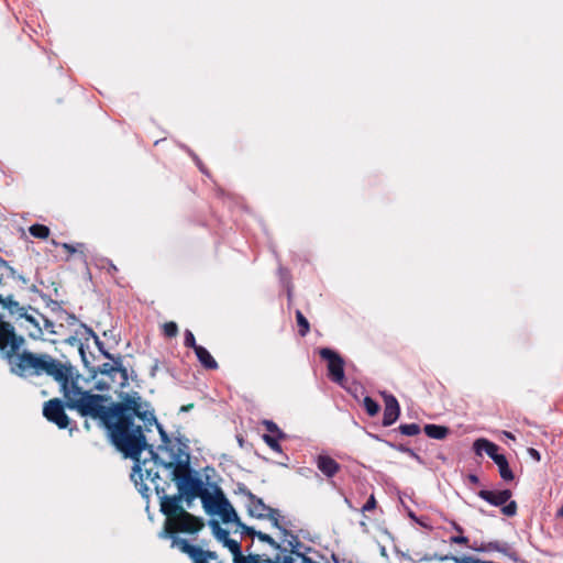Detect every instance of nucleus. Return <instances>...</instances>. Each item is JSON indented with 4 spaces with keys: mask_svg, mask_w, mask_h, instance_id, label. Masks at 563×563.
<instances>
[{
    "mask_svg": "<svg viewBox=\"0 0 563 563\" xmlns=\"http://www.w3.org/2000/svg\"><path fill=\"white\" fill-rule=\"evenodd\" d=\"M279 532L278 538L280 540V544H276V548L282 549L284 551H288L291 553H298L300 541L299 539L287 531L282 525L280 519L278 520V526H273Z\"/></svg>",
    "mask_w": 563,
    "mask_h": 563,
    "instance_id": "obj_14",
    "label": "nucleus"
},
{
    "mask_svg": "<svg viewBox=\"0 0 563 563\" xmlns=\"http://www.w3.org/2000/svg\"><path fill=\"white\" fill-rule=\"evenodd\" d=\"M99 372L102 378L98 380L97 388L100 390L124 387L128 384V373L120 360L113 363H104Z\"/></svg>",
    "mask_w": 563,
    "mask_h": 563,
    "instance_id": "obj_5",
    "label": "nucleus"
},
{
    "mask_svg": "<svg viewBox=\"0 0 563 563\" xmlns=\"http://www.w3.org/2000/svg\"><path fill=\"white\" fill-rule=\"evenodd\" d=\"M495 464L498 466V471H499L500 477L503 479H505V481L514 479V473L510 470L508 461L504 454L500 456H496Z\"/></svg>",
    "mask_w": 563,
    "mask_h": 563,
    "instance_id": "obj_19",
    "label": "nucleus"
},
{
    "mask_svg": "<svg viewBox=\"0 0 563 563\" xmlns=\"http://www.w3.org/2000/svg\"><path fill=\"white\" fill-rule=\"evenodd\" d=\"M120 398L119 404L107 406V398L92 395L86 397L85 402L77 404V411L82 417L99 420L118 450L134 461L131 478L143 496L147 497L151 488H154L156 494L165 492V487L159 484L158 475L159 468H163L176 483L181 497H186L188 501L197 496L201 498V494L209 489L203 487L200 478L191 475L186 445L176 439H168L159 428L163 443L154 452L146 444L142 428L133 423L135 417L145 426L156 423L150 405L143 401L137 393H126Z\"/></svg>",
    "mask_w": 563,
    "mask_h": 563,
    "instance_id": "obj_1",
    "label": "nucleus"
},
{
    "mask_svg": "<svg viewBox=\"0 0 563 563\" xmlns=\"http://www.w3.org/2000/svg\"><path fill=\"white\" fill-rule=\"evenodd\" d=\"M409 517L412 519H416V516L413 515V512H409Z\"/></svg>",
    "mask_w": 563,
    "mask_h": 563,
    "instance_id": "obj_38",
    "label": "nucleus"
},
{
    "mask_svg": "<svg viewBox=\"0 0 563 563\" xmlns=\"http://www.w3.org/2000/svg\"><path fill=\"white\" fill-rule=\"evenodd\" d=\"M201 503L208 515L218 516L224 523H236L249 534L255 533L252 528L240 522L236 511L219 487L214 486L210 490H205L201 494Z\"/></svg>",
    "mask_w": 563,
    "mask_h": 563,
    "instance_id": "obj_3",
    "label": "nucleus"
},
{
    "mask_svg": "<svg viewBox=\"0 0 563 563\" xmlns=\"http://www.w3.org/2000/svg\"><path fill=\"white\" fill-rule=\"evenodd\" d=\"M559 516H563V508L559 511Z\"/></svg>",
    "mask_w": 563,
    "mask_h": 563,
    "instance_id": "obj_39",
    "label": "nucleus"
},
{
    "mask_svg": "<svg viewBox=\"0 0 563 563\" xmlns=\"http://www.w3.org/2000/svg\"><path fill=\"white\" fill-rule=\"evenodd\" d=\"M400 432L405 435L412 437L420 432V428L417 423H408L400 426Z\"/></svg>",
    "mask_w": 563,
    "mask_h": 563,
    "instance_id": "obj_24",
    "label": "nucleus"
},
{
    "mask_svg": "<svg viewBox=\"0 0 563 563\" xmlns=\"http://www.w3.org/2000/svg\"><path fill=\"white\" fill-rule=\"evenodd\" d=\"M279 532L278 538L280 540V544H276V548L282 549L284 551H288L291 553H298L300 541L299 539L287 531L282 525L280 519L278 520V526H273Z\"/></svg>",
    "mask_w": 563,
    "mask_h": 563,
    "instance_id": "obj_13",
    "label": "nucleus"
},
{
    "mask_svg": "<svg viewBox=\"0 0 563 563\" xmlns=\"http://www.w3.org/2000/svg\"><path fill=\"white\" fill-rule=\"evenodd\" d=\"M161 500V510L167 516L165 528L159 532L161 538L174 537L175 531L195 533L202 527L203 522L181 508L183 497L177 494L174 496L165 495L164 493L157 494Z\"/></svg>",
    "mask_w": 563,
    "mask_h": 563,
    "instance_id": "obj_2",
    "label": "nucleus"
},
{
    "mask_svg": "<svg viewBox=\"0 0 563 563\" xmlns=\"http://www.w3.org/2000/svg\"><path fill=\"white\" fill-rule=\"evenodd\" d=\"M316 463L318 470L328 477L335 475L340 468V465L332 457L324 454H320Z\"/></svg>",
    "mask_w": 563,
    "mask_h": 563,
    "instance_id": "obj_16",
    "label": "nucleus"
},
{
    "mask_svg": "<svg viewBox=\"0 0 563 563\" xmlns=\"http://www.w3.org/2000/svg\"><path fill=\"white\" fill-rule=\"evenodd\" d=\"M62 247L64 250H66L68 253L74 254V253L80 251L81 249H84V244L79 243L77 245H71V244H68V243H63Z\"/></svg>",
    "mask_w": 563,
    "mask_h": 563,
    "instance_id": "obj_28",
    "label": "nucleus"
},
{
    "mask_svg": "<svg viewBox=\"0 0 563 563\" xmlns=\"http://www.w3.org/2000/svg\"><path fill=\"white\" fill-rule=\"evenodd\" d=\"M185 345L188 347H192L194 350L200 346L196 343L195 335L190 330H186L185 332Z\"/></svg>",
    "mask_w": 563,
    "mask_h": 563,
    "instance_id": "obj_27",
    "label": "nucleus"
},
{
    "mask_svg": "<svg viewBox=\"0 0 563 563\" xmlns=\"http://www.w3.org/2000/svg\"><path fill=\"white\" fill-rule=\"evenodd\" d=\"M31 235L38 239H46L49 235V229L43 224H33L29 229Z\"/></svg>",
    "mask_w": 563,
    "mask_h": 563,
    "instance_id": "obj_21",
    "label": "nucleus"
},
{
    "mask_svg": "<svg viewBox=\"0 0 563 563\" xmlns=\"http://www.w3.org/2000/svg\"><path fill=\"white\" fill-rule=\"evenodd\" d=\"M172 547L188 554L194 563H209L210 560H217L214 552L203 551L198 547L190 545L185 539L178 537H172Z\"/></svg>",
    "mask_w": 563,
    "mask_h": 563,
    "instance_id": "obj_8",
    "label": "nucleus"
},
{
    "mask_svg": "<svg viewBox=\"0 0 563 563\" xmlns=\"http://www.w3.org/2000/svg\"><path fill=\"white\" fill-rule=\"evenodd\" d=\"M451 540L453 543H457V544H466L467 543V538L464 536L453 537Z\"/></svg>",
    "mask_w": 563,
    "mask_h": 563,
    "instance_id": "obj_32",
    "label": "nucleus"
},
{
    "mask_svg": "<svg viewBox=\"0 0 563 563\" xmlns=\"http://www.w3.org/2000/svg\"><path fill=\"white\" fill-rule=\"evenodd\" d=\"M489 549L492 550H499L497 544L489 543Z\"/></svg>",
    "mask_w": 563,
    "mask_h": 563,
    "instance_id": "obj_36",
    "label": "nucleus"
},
{
    "mask_svg": "<svg viewBox=\"0 0 563 563\" xmlns=\"http://www.w3.org/2000/svg\"><path fill=\"white\" fill-rule=\"evenodd\" d=\"M424 432L429 438L441 440L448 435L449 430L446 427L443 426L427 424L424 426Z\"/></svg>",
    "mask_w": 563,
    "mask_h": 563,
    "instance_id": "obj_20",
    "label": "nucleus"
},
{
    "mask_svg": "<svg viewBox=\"0 0 563 563\" xmlns=\"http://www.w3.org/2000/svg\"><path fill=\"white\" fill-rule=\"evenodd\" d=\"M43 415L48 421L54 422L60 429H65L68 426L69 420L59 399H52L45 402Z\"/></svg>",
    "mask_w": 563,
    "mask_h": 563,
    "instance_id": "obj_10",
    "label": "nucleus"
},
{
    "mask_svg": "<svg viewBox=\"0 0 563 563\" xmlns=\"http://www.w3.org/2000/svg\"><path fill=\"white\" fill-rule=\"evenodd\" d=\"M471 479H472V482H477V477L474 475L471 476Z\"/></svg>",
    "mask_w": 563,
    "mask_h": 563,
    "instance_id": "obj_37",
    "label": "nucleus"
},
{
    "mask_svg": "<svg viewBox=\"0 0 563 563\" xmlns=\"http://www.w3.org/2000/svg\"><path fill=\"white\" fill-rule=\"evenodd\" d=\"M363 405H364V408H365L366 412L371 417L377 415L378 411H379V405L374 399H372L371 397H365L364 400H363Z\"/></svg>",
    "mask_w": 563,
    "mask_h": 563,
    "instance_id": "obj_22",
    "label": "nucleus"
},
{
    "mask_svg": "<svg viewBox=\"0 0 563 563\" xmlns=\"http://www.w3.org/2000/svg\"><path fill=\"white\" fill-rule=\"evenodd\" d=\"M320 355L328 362V371L331 379L340 385L344 382V362L342 357L330 349H322Z\"/></svg>",
    "mask_w": 563,
    "mask_h": 563,
    "instance_id": "obj_9",
    "label": "nucleus"
},
{
    "mask_svg": "<svg viewBox=\"0 0 563 563\" xmlns=\"http://www.w3.org/2000/svg\"><path fill=\"white\" fill-rule=\"evenodd\" d=\"M258 536V538L267 543H269L271 545L275 547L276 548V542L275 540L268 536V534H265V533H262V532H257L256 533Z\"/></svg>",
    "mask_w": 563,
    "mask_h": 563,
    "instance_id": "obj_31",
    "label": "nucleus"
},
{
    "mask_svg": "<svg viewBox=\"0 0 563 563\" xmlns=\"http://www.w3.org/2000/svg\"><path fill=\"white\" fill-rule=\"evenodd\" d=\"M8 307L12 313H18V325L27 332L31 338L40 339L43 336L42 324L48 325V320L43 314L32 308H20L19 303L11 299H9Z\"/></svg>",
    "mask_w": 563,
    "mask_h": 563,
    "instance_id": "obj_4",
    "label": "nucleus"
},
{
    "mask_svg": "<svg viewBox=\"0 0 563 563\" xmlns=\"http://www.w3.org/2000/svg\"><path fill=\"white\" fill-rule=\"evenodd\" d=\"M503 434L509 440H515V435L511 432L504 431Z\"/></svg>",
    "mask_w": 563,
    "mask_h": 563,
    "instance_id": "obj_35",
    "label": "nucleus"
},
{
    "mask_svg": "<svg viewBox=\"0 0 563 563\" xmlns=\"http://www.w3.org/2000/svg\"><path fill=\"white\" fill-rule=\"evenodd\" d=\"M265 426L268 431L276 433L278 438L283 437L282 431L278 429V427L273 421H265Z\"/></svg>",
    "mask_w": 563,
    "mask_h": 563,
    "instance_id": "obj_30",
    "label": "nucleus"
},
{
    "mask_svg": "<svg viewBox=\"0 0 563 563\" xmlns=\"http://www.w3.org/2000/svg\"><path fill=\"white\" fill-rule=\"evenodd\" d=\"M376 507V500H375V497L374 495H371L368 500L364 504V506L362 507V511L365 512V511H369V510H373L374 508Z\"/></svg>",
    "mask_w": 563,
    "mask_h": 563,
    "instance_id": "obj_29",
    "label": "nucleus"
},
{
    "mask_svg": "<svg viewBox=\"0 0 563 563\" xmlns=\"http://www.w3.org/2000/svg\"><path fill=\"white\" fill-rule=\"evenodd\" d=\"M473 449L477 455H482L484 452L495 462L496 456H500L498 453V446L484 438H479L474 441Z\"/></svg>",
    "mask_w": 563,
    "mask_h": 563,
    "instance_id": "obj_15",
    "label": "nucleus"
},
{
    "mask_svg": "<svg viewBox=\"0 0 563 563\" xmlns=\"http://www.w3.org/2000/svg\"><path fill=\"white\" fill-rule=\"evenodd\" d=\"M297 323L299 327V333L305 336L309 331V322L301 313V311L297 310L296 312Z\"/></svg>",
    "mask_w": 563,
    "mask_h": 563,
    "instance_id": "obj_23",
    "label": "nucleus"
},
{
    "mask_svg": "<svg viewBox=\"0 0 563 563\" xmlns=\"http://www.w3.org/2000/svg\"><path fill=\"white\" fill-rule=\"evenodd\" d=\"M385 402L383 424L388 427L396 422L400 413V407L395 396L383 393Z\"/></svg>",
    "mask_w": 563,
    "mask_h": 563,
    "instance_id": "obj_12",
    "label": "nucleus"
},
{
    "mask_svg": "<svg viewBox=\"0 0 563 563\" xmlns=\"http://www.w3.org/2000/svg\"><path fill=\"white\" fill-rule=\"evenodd\" d=\"M478 497L495 507H501L503 515L514 517L517 514V503L511 500V492L509 489L489 490L482 489Z\"/></svg>",
    "mask_w": 563,
    "mask_h": 563,
    "instance_id": "obj_6",
    "label": "nucleus"
},
{
    "mask_svg": "<svg viewBox=\"0 0 563 563\" xmlns=\"http://www.w3.org/2000/svg\"><path fill=\"white\" fill-rule=\"evenodd\" d=\"M195 353H196V356L199 360V362L206 368L214 369L218 367V363L216 362V360L212 357V355L209 353V351L206 347L200 345L199 347H196Z\"/></svg>",
    "mask_w": 563,
    "mask_h": 563,
    "instance_id": "obj_18",
    "label": "nucleus"
},
{
    "mask_svg": "<svg viewBox=\"0 0 563 563\" xmlns=\"http://www.w3.org/2000/svg\"><path fill=\"white\" fill-rule=\"evenodd\" d=\"M209 526L217 540L230 550L233 555V562H238V559L242 555L240 544L235 540L229 538V532L221 528L218 521L210 520Z\"/></svg>",
    "mask_w": 563,
    "mask_h": 563,
    "instance_id": "obj_11",
    "label": "nucleus"
},
{
    "mask_svg": "<svg viewBox=\"0 0 563 563\" xmlns=\"http://www.w3.org/2000/svg\"><path fill=\"white\" fill-rule=\"evenodd\" d=\"M263 439L264 441L266 442V444L272 449L274 450L275 452H280L282 451V448L278 443V435L276 434V437H273V435H267V434H264L263 435Z\"/></svg>",
    "mask_w": 563,
    "mask_h": 563,
    "instance_id": "obj_25",
    "label": "nucleus"
},
{
    "mask_svg": "<svg viewBox=\"0 0 563 563\" xmlns=\"http://www.w3.org/2000/svg\"><path fill=\"white\" fill-rule=\"evenodd\" d=\"M528 453H529V455H530L532 459H534L536 461H540V453H539L536 449L530 448V449L528 450Z\"/></svg>",
    "mask_w": 563,
    "mask_h": 563,
    "instance_id": "obj_33",
    "label": "nucleus"
},
{
    "mask_svg": "<svg viewBox=\"0 0 563 563\" xmlns=\"http://www.w3.org/2000/svg\"><path fill=\"white\" fill-rule=\"evenodd\" d=\"M245 496V505L250 516L257 519H268L272 522V526H278V520L280 519L278 510L265 505L261 498H257L250 492H246Z\"/></svg>",
    "mask_w": 563,
    "mask_h": 563,
    "instance_id": "obj_7",
    "label": "nucleus"
},
{
    "mask_svg": "<svg viewBox=\"0 0 563 563\" xmlns=\"http://www.w3.org/2000/svg\"><path fill=\"white\" fill-rule=\"evenodd\" d=\"M163 330L165 335L169 338L176 336L178 333V327L173 321L164 323Z\"/></svg>",
    "mask_w": 563,
    "mask_h": 563,
    "instance_id": "obj_26",
    "label": "nucleus"
},
{
    "mask_svg": "<svg viewBox=\"0 0 563 563\" xmlns=\"http://www.w3.org/2000/svg\"><path fill=\"white\" fill-rule=\"evenodd\" d=\"M9 277L22 280L24 284H26V279L23 276L16 274L13 267H11L5 261L0 258V285L2 284L3 279ZM0 303H4V300L1 295Z\"/></svg>",
    "mask_w": 563,
    "mask_h": 563,
    "instance_id": "obj_17",
    "label": "nucleus"
},
{
    "mask_svg": "<svg viewBox=\"0 0 563 563\" xmlns=\"http://www.w3.org/2000/svg\"><path fill=\"white\" fill-rule=\"evenodd\" d=\"M42 327H43V332L47 331L48 333H55V331L53 329L54 324L51 321H48V325L42 324Z\"/></svg>",
    "mask_w": 563,
    "mask_h": 563,
    "instance_id": "obj_34",
    "label": "nucleus"
}]
</instances>
